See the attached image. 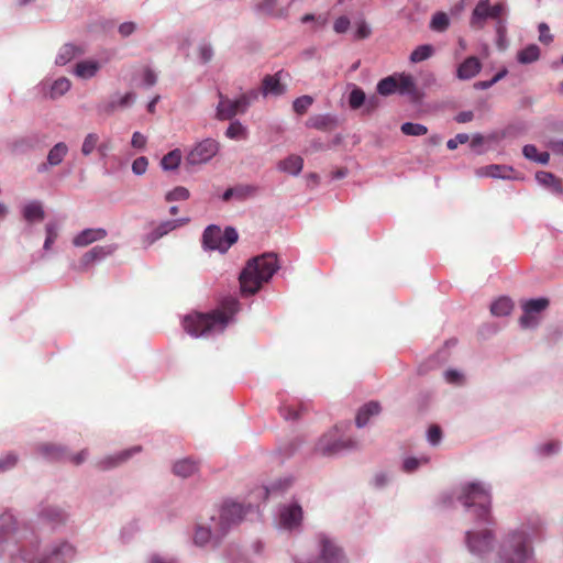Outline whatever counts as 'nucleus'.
Here are the masks:
<instances>
[{"label": "nucleus", "instance_id": "obj_56", "mask_svg": "<svg viewBox=\"0 0 563 563\" xmlns=\"http://www.w3.org/2000/svg\"><path fill=\"white\" fill-rule=\"evenodd\" d=\"M443 377H444V380L451 385L462 386L465 383V376L459 369H454V368L446 369L443 373Z\"/></svg>", "mask_w": 563, "mask_h": 563}, {"label": "nucleus", "instance_id": "obj_16", "mask_svg": "<svg viewBox=\"0 0 563 563\" xmlns=\"http://www.w3.org/2000/svg\"><path fill=\"white\" fill-rule=\"evenodd\" d=\"M219 142L207 137L197 142L186 155V163L190 166L207 164L219 152Z\"/></svg>", "mask_w": 563, "mask_h": 563}, {"label": "nucleus", "instance_id": "obj_59", "mask_svg": "<svg viewBox=\"0 0 563 563\" xmlns=\"http://www.w3.org/2000/svg\"><path fill=\"white\" fill-rule=\"evenodd\" d=\"M312 102H313L312 97H310L308 95L298 97L297 99H295V101L292 103L294 111L298 114H302L308 110V108L312 104Z\"/></svg>", "mask_w": 563, "mask_h": 563}, {"label": "nucleus", "instance_id": "obj_8", "mask_svg": "<svg viewBox=\"0 0 563 563\" xmlns=\"http://www.w3.org/2000/svg\"><path fill=\"white\" fill-rule=\"evenodd\" d=\"M77 544L67 538H56L48 542L36 563H73L77 560Z\"/></svg>", "mask_w": 563, "mask_h": 563}, {"label": "nucleus", "instance_id": "obj_43", "mask_svg": "<svg viewBox=\"0 0 563 563\" xmlns=\"http://www.w3.org/2000/svg\"><path fill=\"white\" fill-rule=\"evenodd\" d=\"M514 303L508 297H500L490 305V312L495 317H506L510 314Z\"/></svg>", "mask_w": 563, "mask_h": 563}, {"label": "nucleus", "instance_id": "obj_55", "mask_svg": "<svg viewBox=\"0 0 563 563\" xmlns=\"http://www.w3.org/2000/svg\"><path fill=\"white\" fill-rule=\"evenodd\" d=\"M372 33V27L362 18L354 21V38L364 40L367 38Z\"/></svg>", "mask_w": 563, "mask_h": 563}, {"label": "nucleus", "instance_id": "obj_41", "mask_svg": "<svg viewBox=\"0 0 563 563\" xmlns=\"http://www.w3.org/2000/svg\"><path fill=\"white\" fill-rule=\"evenodd\" d=\"M522 154L528 161L547 165L550 161V154L548 152H539L536 145L527 144L522 148Z\"/></svg>", "mask_w": 563, "mask_h": 563}, {"label": "nucleus", "instance_id": "obj_14", "mask_svg": "<svg viewBox=\"0 0 563 563\" xmlns=\"http://www.w3.org/2000/svg\"><path fill=\"white\" fill-rule=\"evenodd\" d=\"M549 305V299L544 297L523 300L521 302L522 316L519 319L520 327L522 329H536Z\"/></svg>", "mask_w": 563, "mask_h": 563}, {"label": "nucleus", "instance_id": "obj_51", "mask_svg": "<svg viewBox=\"0 0 563 563\" xmlns=\"http://www.w3.org/2000/svg\"><path fill=\"white\" fill-rule=\"evenodd\" d=\"M560 449H561L560 442L551 440V441L540 443L536 448V451H537L538 455L547 457V456H552V455L558 454L560 452Z\"/></svg>", "mask_w": 563, "mask_h": 563}, {"label": "nucleus", "instance_id": "obj_25", "mask_svg": "<svg viewBox=\"0 0 563 563\" xmlns=\"http://www.w3.org/2000/svg\"><path fill=\"white\" fill-rule=\"evenodd\" d=\"M107 234L108 232L103 228H87L73 238V245L76 247H85L103 240Z\"/></svg>", "mask_w": 563, "mask_h": 563}, {"label": "nucleus", "instance_id": "obj_5", "mask_svg": "<svg viewBox=\"0 0 563 563\" xmlns=\"http://www.w3.org/2000/svg\"><path fill=\"white\" fill-rule=\"evenodd\" d=\"M498 563H533V549L525 530H509L497 551Z\"/></svg>", "mask_w": 563, "mask_h": 563}, {"label": "nucleus", "instance_id": "obj_39", "mask_svg": "<svg viewBox=\"0 0 563 563\" xmlns=\"http://www.w3.org/2000/svg\"><path fill=\"white\" fill-rule=\"evenodd\" d=\"M543 528V520L539 515H532L526 518V520L517 528L512 530H525L528 532L529 542L533 536L538 534Z\"/></svg>", "mask_w": 563, "mask_h": 563}, {"label": "nucleus", "instance_id": "obj_60", "mask_svg": "<svg viewBox=\"0 0 563 563\" xmlns=\"http://www.w3.org/2000/svg\"><path fill=\"white\" fill-rule=\"evenodd\" d=\"M279 412L285 418V420H296L300 416V411L292 404L280 405Z\"/></svg>", "mask_w": 563, "mask_h": 563}, {"label": "nucleus", "instance_id": "obj_47", "mask_svg": "<svg viewBox=\"0 0 563 563\" xmlns=\"http://www.w3.org/2000/svg\"><path fill=\"white\" fill-rule=\"evenodd\" d=\"M434 32H444L450 26V18L445 12H435L429 24Z\"/></svg>", "mask_w": 563, "mask_h": 563}, {"label": "nucleus", "instance_id": "obj_34", "mask_svg": "<svg viewBox=\"0 0 563 563\" xmlns=\"http://www.w3.org/2000/svg\"><path fill=\"white\" fill-rule=\"evenodd\" d=\"M100 68H101V64L98 60L86 59V60L78 62L75 65V67L73 69V74L82 80H88V79L93 78L98 74Z\"/></svg>", "mask_w": 563, "mask_h": 563}, {"label": "nucleus", "instance_id": "obj_22", "mask_svg": "<svg viewBox=\"0 0 563 563\" xmlns=\"http://www.w3.org/2000/svg\"><path fill=\"white\" fill-rule=\"evenodd\" d=\"M69 152V147L65 142L56 143L47 153L46 162L37 165V173L44 174L51 168L56 167L63 163Z\"/></svg>", "mask_w": 563, "mask_h": 563}, {"label": "nucleus", "instance_id": "obj_36", "mask_svg": "<svg viewBox=\"0 0 563 563\" xmlns=\"http://www.w3.org/2000/svg\"><path fill=\"white\" fill-rule=\"evenodd\" d=\"M487 19H490V2L489 0H479L472 12L471 24L481 27Z\"/></svg>", "mask_w": 563, "mask_h": 563}, {"label": "nucleus", "instance_id": "obj_10", "mask_svg": "<svg viewBox=\"0 0 563 563\" xmlns=\"http://www.w3.org/2000/svg\"><path fill=\"white\" fill-rule=\"evenodd\" d=\"M303 510L296 500L279 505L275 518L276 528L280 531H299L302 525Z\"/></svg>", "mask_w": 563, "mask_h": 563}, {"label": "nucleus", "instance_id": "obj_44", "mask_svg": "<svg viewBox=\"0 0 563 563\" xmlns=\"http://www.w3.org/2000/svg\"><path fill=\"white\" fill-rule=\"evenodd\" d=\"M540 48L536 44H530L517 53V60L520 64H531L539 59Z\"/></svg>", "mask_w": 563, "mask_h": 563}, {"label": "nucleus", "instance_id": "obj_32", "mask_svg": "<svg viewBox=\"0 0 563 563\" xmlns=\"http://www.w3.org/2000/svg\"><path fill=\"white\" fill-rule=\"evenodd\" d=\"M537 183L549 189L552 194L563 196V184L554 174L540 170L536 173Z\"/></svg>", "mask_w": 563, "mask_h": 563}, {"label": "nucleus", "instance_id": "obj_57", "mask_svg": "<svg viewBox=\"0 0 563 563\" xmlns=\"http://www.w3.org/2000/svg\"><path fill=\"white\" fill-rule=\"evenodd\" d=\"M189 197V190L183 186H177L165 195L166 201H183L187 200Z\"/></svg>", "mask_w": 563, "mask_h": 563}, {"label": "nucleus", "instance_id": "obj_29", "mask_svg": "<svg viewBox=\"0 0 563 563\" xmlns=\"http://www.w3.org/2000/svg\"><path fill=\"white\" fill-rule=\"evenodd\" d=\"M512 172L514 169L511 166L492 164L476 169V175L478 177H489L496 179H516L517 177L511 175Z\"/></svg>", "mask_w": 563, "mask_h": 563}, {"label": "nucleus", "instance_id": "obj_11", "mask_svg": "<svg viewBox=\"0 0 563 563\" xmlns=\"http://www.w3.org/2000/svg\"><path fill=\"white\" fill-rule=\"evenodd\" d=\"M217 517L211 515L207 521L202 518L196 521L194 526L192 543L197 548H206L210 543L219 544L224 534L221 533Z\"/></svg>", "mask_w": 563, "mask_h": 563}, {"label": "nucleus", "instance_id": "obj_40", "mask_svg": "<svg viewBox=\"0 0 563 563\" xmlns=\"http://www.w3.org/2000/svg\"><path fill=\"white\" fill-rule=\"evenodd\" d=\"M198 470L197 463L191 459H183L177 461L174 466L173 471L177 476H180L183 478L189 477L192 474H195Z\"/></svg>", "mask_w": 563, "mask_h": 563}, {"label": "nucleus", "instance_id": "obj_28", "mask_svg": "<svg viewBox=\"0 0 563 563\" xmlns=\"http://www.w3.org/2000/svg\"><path fill=\"white\" fill-rule=\"evenodd\" d=\"M292 484V478L287 476L283 478H278L268 485H264L257 489V496L263 500L268 499L273 496H278L284 494Z\"/></svg>", "mask_w": 563, "mask_h": 563}, {"label": "nucleus", "instance_id": "obj_58", "mask_svg": "<svg viewBox=\"0 0 563 563\" xmlns=\"http://www.w3.org/2000/svg\"><path fill=\"white\" fill-rule=\"evenodd\" d=\"M233 199L238 201H244L246 198H249L251 195L254 194L255 188L250 185H238L234 187H231Z\"/></svg>", "mask_w": 563, "mask_h": 563}, {"label": "nucleus", "instance_id": "obj_38", "mask_svg": "<svg viewBox=\"0 0 563 563\" xmlns=\"http://www.w3.org/2000/svg\"><path fill=\"white\" fill-rule=\"evenodd\" d=\"M285 92V87L280 84L277 75H267L263 79L262 95L263 96H280Z\"/></svg>", "mask_w": 563, "mask_h": 563}, {"label": "nucleus", "instance_id": "obj_19", "mask_svg": "<svg viewBox=\"0 0 563 563\" xmlns=\"http://www.w3.org/2000/svg\"><path fill=\"white\" fill-rule=\"evenodd\" d=\"M190 221L189 218H178V219H170V220H164L159 222L152 231L144 234L142 238V242L145 245V247H148L156 243L162 238L166 236L170 232L175 231L176 229L186 225Z\"/></svg>", "mask_w": 563, "mask_h": 563}, {"label": "nucleus", "instance_id": "obj_53", "mask_svg": "<svg viewBox=\"0 0 563 563\" xmlns=\"http://www.w3.org/2000/svg\"><path fill=\"white\" fill-rule=\"evenodd\" d=\"M428 462H429V459L424 455H422L420 457L408 456L402 461V470L406 473H413L420 466L428 464Z\"/></svg>", "mask_w": 563, "mask_h": 563}, {"label": "nucleus", "instance_id": "obj_31", "mask_svg": "<svg viewBox=\"0 0 563 563\" xmlns=\"http://www.w3.org/2000/svg\"><path fill=\"white\" fill-rule=\"evenodd\" d=\"M481 69V60L475 56H470L457 66L456 77L460 80H470L479 74Z\"/></svg>", "mask_w": 563, "mask_h": 563}, {"label": "nucleus", "instance_id": "obj_7", "mask_svg": "<svg viewBox=\"0 0 563 563\" xmlns=\"http://www.w3.org/2000/svg\"><path fill=\"white\" fill-rule=\"evenodd\" d=\"M239 240V233L233 227L222 230L217 224H209L201 235V247L205 252L225 254Z\"/></svg>", "mask_w": 563, "mask_h": 563}, {"label": "nucleus", "instance_id": "obj_63", "mask_svg": "<svg viewBox=\"0 0 563 563\" xmlns=\"http://www.w3.org/2000/svg\"><path fill=\"white\" fill-rule=\"evenodd\" d=\"M157 82V74L150 67H146L143 71L142 85L145 88H151Z\"/></svg>", "mask_w": 563, "mask_h": 563}, {"label": "nucleus", "instance_id": "obj_27", "mask_svg": "<svg viewBox=\"0 0 563 563\" xmlns=\"http://www.w3.org/2000/svg\"><path fill=\"white\" fill-rule=\"evenodd\" d=\"M339 124V118L331 113L313 114L306 122L307 128L316 129L319 131H332L333 129L338 128Z\"/></svg>", "mask_w": 563, "mask_h": 563}, {"label": "nucleus", "instance_id": "obj_64", "mask_svg": "<svg viewBox=\"0 0 563 563\" xmlns=\"http://www.w3.org/2000/svg\"><path fill=\"white\" fill-rule=\"evenodd\" d=\"M136 30L137 24L132 21L123 22L118 27V32L122 37L131 36Z\"/></svg>", "mask_w": 563, "mask_h": 563}, {"label": "nucleus", "instance_id": "obj_61", "mask_svg": "<svg viewBox=\"0 0 563 563\" xmlns=\"http://www.w3.org/2000/svg\"><path fill=\"white\" fill-rule=\"evenodd\" d=\"M148 167V159L145 156L135 158L132 163V173L136 176H142L146 173Z\"/></svg>", "mask_w": 563, "mask_h": 563}, {"label": "nucleus", "instance_id": "obj_52", "mask_svg": "<svg viewBox=\"0 0 563 563\" xmlns=\"http://www.w3.org/2000/svg\"><path fill=\"white\" fill-rule=\"evenodd\" d=\"M99 135L95 132H90L88 133L84 141H82V144H81V154L84 156H89L90 154H92V152L95 150H97L98 147V143H99Z\"/></svg>", "mask_w": 563, "mask_h": 563}, {"label": "nucleus", "instance_id": "obj_42", "mask_svg": "<svg viewBox=\"0 0 563 563\" xmlns=\"http://www.w3.org/2000/svg\"><path fill=\"white\" fill-rule=\"evenodd\" d=\"M181 163V151L179 148L172 150L161 159V167L165 172L176 170Z\"/></svg>", "mask_w": 563, "mask_h": 563}, {"label": "nucleus", "instance_id": "obj_62", "mask_svg": "<svg viewBox=\"0 0 563 563\" xmlns=\"http://www.w3.org/2000/svg\"><path fill=\"white\" fill-rule=\"evenodd\" d=\"M198 54L202 63H209L213 57V48L209 43H201L198 46Z\"/></svg>", "mask_w": 563, "mask_h": 563}, {"label": "nucleus", "instance_id": "obj_2", "mask_svg": "<svg viewBox=\"0 0 563 563\" xmlns=\"http://www.w3.org/2000/svg\"><path fill=\"white\" fill-rule=\"evenodd\" d=\"M41 548V537L33 523L19 520L12 509L0 512V556L10 563H33Z\"/></svg>", "mask_w": 563, "mask_h": 563}, {"label": "nucleus", "instance_id": "obj_6", "mask_svg": "<svg viewBox=\"0 0 563 563\" xmlns=\"http://www.w3.org/2000/svg\"><path fill=\"white\" fill-rule=\"evenodd\" d=\"M352 445L350 422H341L323 433L314 445V452L327 457H336Z\"/></svg>", "mask_w": 563, "mask_h": 563}, {"label": "nucleus", "instance_id": "obj_23", "mask_svg": "<svg viewBox=\"0 0 563 563\" xmlns=\"http://www.w3.org/2000/svg\"><path fill=\"white\" fill-rule=\"evenodd\" d=\"M35 452L44 460L49 462L66 461L67 448L65 445L45 442L35 446Z\"/></svg>", "mask_w": 563, "mask_h": 563}, {"label": "nucleus", "instance_id": "obj_1", "mask_svg": "<svg viewBox=\"0 0 563 563\" xmlns=\"http://www.w3.org/2000/svg\"><path fill=\"white\" fill-rule=\"evenodd\" d=\"M454 495L474 522V527L465 531V547L472 555L484 559L496 543L492 486L481 481L467 482L460 485Z\"/></svg>", "mask_w": 563, "mask_h": 563}, {"label": "nucleus", "instance_id": "obj_48", "mask_svg": "<svg viewBox=\"0 0 563 563\" xmlns=\"http://www.w3.org/2000/svg\"><path fill=\"white\" fill-rule=\"evenodd\" d=\"M377 91L383 96H389L398 92L396 74L382 79L377 84Z\"/></svg>", "mask_w": 563, "mask_h": 563}, {"label": "nucleus", "instance_id": "obj_46", "mask_svg": "<svg viewBox=\"0 0 563 563\" xmlns=\"http://www.w3.org/2000/svg\"><path fill=\"white\" fill-rule=\"evenodd\" d=\"M225 136L230 140H244L247 137V129L239 120H233L225 130Z\"/></svg>", "mask_w": 563, "mask_h": 563}, {"label": "nucleus", "instance_id": "obj_17", "mask_svg": "<svg viewBox=\"0 0 563 563\" xmlns=\"http://www.w3.org/2000/svg\"><path fill=\"white\" fill-rule=\"evenodd\" d=\"M247 101L240 96L230 99L219 92V102L216 107V118L219 121L232 120L238 114H244L247 111Z\"/></svg>", "mask_w": 563, "mask_h": 563}, {"label": "nucleus", "instance_id": "obj_26", "mask_svg": "<svg viewBox=\"0 0 563 563\" xmlns=\"http://www.w3.org/2000/svg\"><path fill=\"white\" fill-rule=\"evenodd\" d=\"M398 93L409 97L411 100L417 101L421 98V92L418 89L416 79L412 75L401 73L396 74Z\"/></svg>", "mask_w": 563, "mask_h": 563}, {"label": "nucleus", "instance_id": "obj_50", "mask_svg": "<svg viewBox=\"0 0 563 563\" xmlns=\"http://www.w3.org/2000/svg\"><path fill=\"white\" fill-rule=\"evenodd\" d=\"M20 456L15 452H8L0 455V474H4L13 470L19 463Z\"/></svg>", "mask_w": 563, "mask_h": 563}, {"label": "nucleus", "instance_id": "obj_21", "mask_svg": "<svg viewBox=\"0 0 563 563\" xmlns=\"http://www.w3.org/2000/svg\"><path fill=\"white\" fill-rule=\"evenodd\" d=\"M117 250V244L96 245L81 256L79 268L84 271L88 268L90 265L99 263L106 260L107 257L111 256L112 254H114Z\"/></svg>", "mask_w": 563, "mask_h": 563}, {"label": "nucleus", "instance_id": "obj_49", "mask_svg": "<svg viewBox=\"0 0 563 563\" xmlns=\"http://www.w3.org/2000/svg\"><path fill=\"white\" fill-rule=\"evenodd\" d=\"M45 241L43 244V251L45 253L52 250L53 244L58 238V225L55 222H48L45 225Z\"/></svg>", "mask_w": 563, "mask_h": 563}, {"label": "nucleus", "instance_id": "obj_45", "mask_svg": "<svg viewBox=\"0 0 563 563\" xmlns=\"http://www.w3.org/2000/svg\"><path fill=\"white\" fill-rule=\"evenodd\" d=\"M434 47L431 44L417 46L410 54L409 60L412 64L424 62L434 55Z\"/></svg>", "mask_w": 563, "mask_h": 563}, {"label": "nucleus", "instance_id": "obj_13", "mask_svg": "<svg viewBox=\"0 0 563 563\" xmlns=\"http://www.w3.org/2000/svg\"><path fill=\"white\" fill-rule=\"evenodd\" d=\"M251 508V504L244 506L231 499L224 500L220 506L219 517L216 521L221 529V533L225 536L233 526L239 525Z\"/></svg>", "mask_w": 563, "mask_h": 563}, {"label": "nucleus", "instance_id": "obj_12", "mask_svg": "<svg viewBox=\"0 0 563 563\" xmlns=\"http://www.w3.org/2000/svg\"><path fill=\"white\" fill-rule=\"evenodd\" d=\"M71 88V81L64 76L54 78L51 75L45 76L37 85L32 88L34 96L47 100H58L65 96Z\"/></svg>", "mask_w": 563, "mask_h": 563}, {"label": "nucleus", "instance_id": "obj_24", "mask_svg": "<svg viewBox=\"0 0 563 563\" xmlns=\"http://www.w3.org/2000/svg\"><path fill=\"white\" fill-rule=\"evenodd\" d=\"M292 1L290 0L287 4H284L279 0H260L255 5V10L269 16L286 18Z\"/></svg>", "mask_w": 563, "mask_h": 563}, {"label": "nucleus", "instance_id": "obj_4", "mask_svg": "<svg viewBox=\"0 0 563 563\" xmlns=\"http://www.w3.org/2000/svg\"><path fill=\"white\" fill-rule=\"evenodd\" d=\"M279 268V260L275 253H264L249 260L239 275L241 295L253 296L258 292Z\"/></svg>", "mask_w": 563, "mask_h": 563}, {"label": "nucleus", "instance_id": "obj_3", "mask_svg": "<svg viewBox=\"0 0 563 563\" xmlns=\"http://www.w3.org/2000/svg\"><path fill=\"white\" fill-rule=\"evenodd\" d=\"M241 303L234 296L224 297L209 313H191L183 319L184 330L192 338H208L222 333L235 321Z\"/></svg>", "mask_w": 563, "mask_h": 563}, {"label": "nucleus", "instance_id": "obj_15", "mask_svg": "<svg viewBox=\"0 0 563 563\" xmlns=\"http://www.w3.org/2000/svg\"><path fill=\"white\" fill-rule=\"evenodd\" d=\"M319 559L316 563H347L342 548L331 536L320 532L317 534Z\"/></svg>", "mask_w": 563, "mask_h": 563}, {"label": "nucleus", "instance_id": "obj_37", "mask_svg": "<svg viewBox=\"0 0 563 563\" xmlns=\"http://www.w3.org/2000/svg\"><path fill=\"white\" fill-rule=\"evenodd\" d=\"M303 168V159L299 155H289L278 163V169L291 176H298Z\"/></svg>", "mask_w": 563, "mask_h": 563}, {"label": "nucleus", "instance_id": "obj_30", "mask_svg": "<svg viewBox=\"0 0 563 563\" xmlns=\"http://www.w3.org/2000/svg\"><path fill=\"white\" fill-rule=\"evenodd\" d=\"M85 54V49L81 45L74 43L64 44L57 52L55 57V65L65 66L73 59Z\"/></svg>", "mask_w": 563, "mask_h": 563}, {"label": "nucleus", "instance_id": "obj_35", "mask_svg": "<svg viewBox=\"0 0 563 563\" xmlns=\"http://www.w3.org/2000/svg\"><path fill=\"white\" fill-rule=\"evenodd\" d=\"M21 213L29 223L42 221L45 217V211L40 200H31L24 203Z\"/></svg>", "mask_w": 563, "mask_h": 563}, {"label": "nucleus", "instance_id": "obj_20", "mask_svg": "<svg viewBox=\"0 0 563 563\" xmlns=\"http://www.w3.org/2000/svg\"><path fill=\"white\" fill-rule=\"evenodd\" d=\"M141 451H142L141 445H134L132 448L122 450L120 452L107 455V456L98 460L96 463V466L102 471L114 468V467L125 463L133 455L140 453Z\"/></svg>", "mask_w": 563, "mask_h": 563}, {"label": "nucleus", "instance_id": "obj_9", "mask_svg": "<svg viewBox=\"0 0 563 563\" xmlns=\"http://www.w3.org/2000/svg\"><path fill=\"white\" fill-rule=\"evenodd\" d=\"M35 516L53 531L64 529L70 520V512L66 507L49 501H41L35 508Z\"/></svg>", "mask_w": 563, "mask_h": 563}, {"label": "nucleus", "instance_id": "obj_33", "mask_svg": "<svg viewBox=\"0 0 563 563\" xmlns=\"http://www.w3.org/2000/svg\"><path fill=\"white\" fill-rule=\"evenodd\" d=\"M380 409V405L377 401H369L360 407L355 417L356 427H366L372 418L379 415Z\"/></svg>", "mask_w": 563, "mask_h": 563}, {"label": "nucleus", "instance_id": "obj_18", "mask_svg": "<svg viewBox=\"0 0 563 563\" xmlns=\"http://www.w3.org/2000/svg\"><path fill=\"white\" fill-rule=\"evenodd\" d=\"M136 100V95L133 91L125 93L113 92L108 99L97 104V112L99 114L110 115L118 110H123L132 107Z\"/></svg>", "mask_w": 563, "mask_h": 563}, {"label": "nucleus", "instance_id": "obj_54", "mask_svg": "<svg viewBox=\"0 0 563 563\" xmlns=\"http://www.w3.org/2000/svg\"><path fill=\"white\" fill-rule=\"evenodd\" d=\"M400 130L404 134L411 136H421L428 132V128L426 125L412 122L402 123Z\"/></svg>", "mask_w": 563, "mask_h": 563}]
</instances>
